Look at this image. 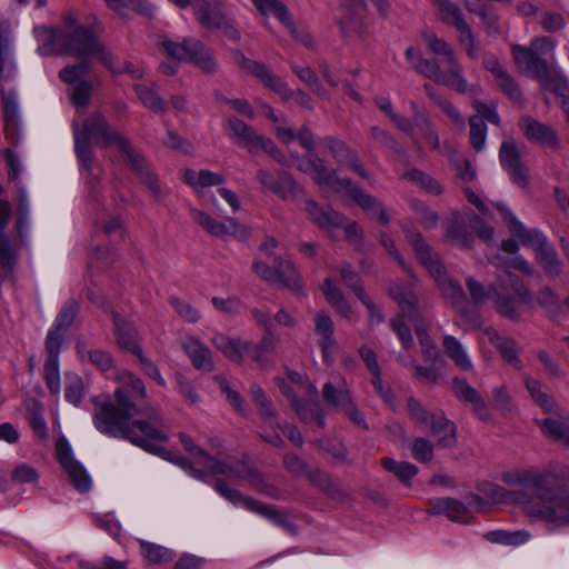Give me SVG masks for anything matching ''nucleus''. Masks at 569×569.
<instances>
[{"instance_id": "nucleus-44", "label": "nucleus", "mask_w": 569, "mask_h": 569, "mask_svg": "<svg viewBox=\"0 0 569 569\" xmlns=\"http://www.w3.org/2000/svg\"><path fill=\"white\" fill-rule=\"evenodd\" d=\"M250 315L257 325L263 328L266 336L261 339L257 347L259 351L269 352L273 349L274 325L268 311L253 308Z\"/></svg>"}, {"instance_id": "nucleus-27", "label": "nucleus", "mask_w": 569, "mask_h": 569, "mask_svg": "<svg viewBox=\"0 0 569 569\" xmlns=\"http://www.w3.org/2000/svg\"><path fill=\"white\" fill-rule=\"evenodd\" d=\"M452 392L461 401L471 405L473 412L479 419L487 421L490 419L488 406L480 393L466 380L455 378L452 380Z\"/></svg>"}, {"instance_id": "nucleus-24", "label": "nucleus", "mask_w": 569, "mask_h": 569, "mask_svg": "<svg viewBox=\"0 0 569 569\" xmlns=\"http://www.w3.org/2000/svg\"><path fill=\"white\" fill-rule=\"evenodd\" d=\"M321 143L329 150L338 163L349 167L361 178H368V172L362 163L343 141L327 136L321 139Z\"/></svg>"}, {"instance_id": "nucleus-1", "label": "nucleus", "mask_w": 569, "mask_h": 569, "mask_svg": "<svg viewBox=\"0 0 569 569\" xmlns=\"http://www.w3.org/2000/svg\"><path fill=\"white\" fill-rule=\"evenodd\" d=\"M551 472L537 469L515 470L505 472L501 480L510 487L531 490L528 496L515 491L513 500L525 506L526 512L556 530L569 527V492L558 493L551 487Z\"/></svg>"}, {"instance_id": "nucleus-47", "label": "nucleus", "mask_w": 569, "mask_h": 569, "mask_svg": "<svg viewBox=\"0 0 569 569\" xmlns=\"http://www.w3.org/2000/svg\"><path fill=\"white\" fill-rule=\"evenodd\" d=\"M382 467L395 475L405 486L410 485V480L418 473V468L408 461H397L392 458L385 457L381 459Z\"/></svg>"}, {"instance_id": "nucleus-7", "label": "nucleus", "mask_w": 569, "mask_h": 569, "mask_svg": "<svg viewBox=\"0 0 569 569\" xmlns=\"http://www.w3.org/2000/svg\"><path fill=\"white\" fill-rule=\"evenodd\" d=\"M137 417L122 426V432L110 436L128 439L149 452L158 453L162 449L159 443L169 440L167 425L160 410L147 405Z\"/></svg>"}, {"instance_id": "nucleus-50", "label": "nucleus", "mask_w": 569, "mask_h": 569, "mask_svg": "<svg viewBox=\"0 0 569 569\" xmlns=\"http://www.w3.org/2000/svg\"><path fill=\"white\" fill-rule=\"evenodd\" d=\"M322 291L327 301L336 309L340 316L345 318L350 316V305L345 299L341 290L337 288L329 278L325 279Z\"/></svg>"}, {"instance_id": "nucleus-59", "label": "nucleus", "mask_w": 569, "mask_h": 569, "mask_svg": "<svg viewBox=\"0 0 569 569\" xmlns=\"http://www.w3.org/2000/svg\"><path fill=\"white\" fill-rule=\"evenodd\" d=\"M78 310L79 305L76 300L69 299L68 301H66V303L59 311L52 328L61 332H66L67 329L72 325L78 313Z\"/></svg>"}, {"instance_id": "nucleus-60", "label": "nucleus", "mask_w": 569, "mask_h": 569, "mask_svg": "<svg viewBox=\"0 0 569 569\" xmlns=\"http://www.w3.org/2000/svg\"><path fill=\"white\" fill-rule=\"evenodd\" d=\"M526 387L537 405H539L545 411L553 412L557 409V405L553 399L541 390L539 381L528 378L526 380Z\"/></svg>"}, {"instance_id": "nucleus-5", "label": "nucleus", "mask_w": 569, "mask_h": 569, "mask_svg": "<svg viewBox=\"0 0 569 569\" xmlns=\"http://www.w3.org/2000/svg\"><path fill=\"white\" fill-rule=\"evenodd\" d=\"M298 169L312 176L318 186L327 187L338 193H346L381 224L389 223V217L381 202L356 187L351 179L340 178L336 170L328 168L316 153H309L306 159L299 162Z\"/></svg>"}, {"instance_id": "nucleus-34", "label": "nucleus", "mask_w": 569, "mask_h": 569, "mask_svg": "<svg viewBox=\"0 0 569 569\" xmlns=\"http://www.w3.org/2000/svg\"><path fill=\"white\" fill-rule=\"evenodd\" d=\"M445 237L461 249H470L475 242L466 221L458 213H455L452 219L446 224Z\"/></svg>"}, {"instance_id": "nucleus-3", "label": "nucleus", "mask_w": 569, "mask_h": 569, "mask_svg": "<svg viewBox=\"0 0 569 569\" xmlns=\"http://www.w3.org/2000/svg\"><path fill=\"white\" fill-rule=\"evenodd\" d=\"M74 152L87 172H91L96 162L92 142L101 148L117 146L126 154L131 152L130 141L113 128L103 113L94 111L83 120L72 121Z\"/></svg>"}, {"instance_id": "nucleus-62", "label": "nucleus", "mask_w": 569, "mask_h": 569, "mask_svg": "<svg viewBox=\"0 0 569 569\" xmlns=\"http://www.w3.org/2000/svg\"><path fill=\"white\" fill-rule=\"evenodd\" d=\"M66 380V399L74 406H79L84 395L82 379L78 375L67 373Z\"/></svg>"}, {"instance_id": "nucleus-14", "label": "nucleus", "mask_w": 569, "mask_h": 569, "mask_svg": "<svg viewBox=\"0 0 569 569\" xmlns=\"http://www.w3.org/2000/svg\"><path fill=\"white\" fill-rule=\"evenodd\" d=\"M496 207L512 237L518 239L523 247L532 248L536 253L549 242L547 236L540 230L527 229L507 206L497 203Z\"/></svg>"}, {"instance_id": "nucleus-46", "label": "nucleus", "mask_w": 569, "mask_h": 569, "mask_svg": "<svg viewBox=\"0 0 569 569\" xmlns=\"http://www.w3.org/2000/svg\"><path fill=\"white\" fill-rule=\"evenodd\" d=\"M446 355L461 370L468 371L472 369V362L463 348V346L452 336H446L442 342Z\"/></svg>"}, {"instance_id": "nucleus-23", "label": "nucleus", "mask_w": 569, "mask_h": 569, "mask_svg": "<svg viewBox=\"0 0 569 569\" xmlns=\"http://www.w3.org/2000/svg\"><path fill=\"white\" fill-rule=\"evenodd\" d=\"M233 60L242 69L259 78L268 88L277 93L287 92V84L278 77H276L268 68L259 62L247 58L242 51H233Z\"/></svg>"}, {"instance_id": "nucleus-31", "label": "nucleus", "mask_w": 569, "mask_h": 569, "mask_svg": "<svg viewBox=\"0 0 569 569\" xmlns=\"http://www.w3.org/2000/svg\"><path fill=\"white\" fill-rule=\"evenodd\" d=\"M16 72L10 23L2 21L0 23V77L3 80H10Z\"/></svg>"}, {"instance_id": "nucleus-18", "label": "nucleus", "mask_w": 569, "mask_h": 569, "mask_svg": "<svg viewBox=\"0 0 569 569\" xmlns=\"http://www.w3.org/2000/svg\"><path fill=\"white\" fill-rule=\"evenodd\" d=\"M457 445L456 425L441 412L433 413L429 426V457L433 448L450 449Z\"/></svg>"}, {"instance_id": "nucleus-43", "label": "nucleus", "mask_w": 569, "mask_h": 569, "mask_svg": "<svg viewBox=\"0 0 569 569\" xmlns=\"http://www.w3.org/2000/svg\"><path fill=\"white\" fill-rule=\"evenodd\" d=\"M276 281H281L283 286L293 291L301 292L302 283L295 266L287 260L276 259Z\"/></svg>"}, {"instance_id": "nucleus-20", "label": "nucleus", "mask_w": 569, "mask_h": 569, "mask_svg": "<svg viewBox=\"0 0 569 569\" xmlns=\"http://www.w3.org/2000/svg\"><path fill=\"white\" fill-rule=\"evenodd\" d=\"M522 134L527 140L538 143L541 147L558 149L559 139L556 131L546 123H542L532 117L526 116L518 123Z\"/></svg>"}, {"instance_id": "nucleus-13", "label": "nucleus", "mask_w": 569, "mask_h": 569, "mask_svg": "<svg viewBox=\"0 0 569 569\" xmlns=\"http://www.w3.org/2000/svg\"><path fill=\"white\" fill-rule=\"evenodd\" d=\"M525 144H519L509 139L502 141L499 150V160L502 169L507 171L513 183L521 188L528 184V170L521 160Z\"/></svg>"}, {"instance_id": "nucleus-6", "label": "nucleus", "mask_w": 569, "mask_h": 569, "mask_svg": "<svg viewBox=\"0 0 569 569\" xmlns=\"http://www.w3.org/2000/svg\"><path fill=\"white\" fill-rule=\"evenodd\" d=\"M429 49L436 56L432 61L429 60L430 80L447 86L462 94L476 96L479 93L480 87L467 82L452 48L446 41L429 36Z\"/></svg>"}, {"instance_id": "nucleus-52", "label": "nucleus", "mask_w": 569, "mask_h": 569, "mask_svg": "<svg viewBox=\"0 0 569 569\" xmlns=\"http://www.w3.org/2000/svg\"><path fill=\"white\" fill-rule=\"evenodd\" d=\"M490 340L498 348L506 362L515 369L520 370L522 368L521 361L518 358L517 345L513 340L499 337L497 332H491Z\"/></svg>"}, {"instance_id": "nucleus-8", "label": "nucleus", "mask_w": 569, "mask_h": 569, "mask_svg": "<svg viewBox=\"0 0 569 569\" xmlns=\"http://www.w3.org/2000/svg\"><path fill=\"white\" fill-rule=\"evenodd\" d=\"M161 48L170 58L191 62L204 73L217 71L218 62L213 50L198 39L186 38L182 42L163 39Z\"/></svg>"}, {"instance_id": "nucleus-40", "label": "nucleus", "mask_w": 569, "mask_h": 569, "mask_svg": "<svg viewBox=\"0 0 569 569\" xmlns=\"http://www.w3.org/2000/svg\"><path fill=\"white\" fill-rule=\"evenodd\" d=\"M262 14L273 13L284 27L296 34V26L287 7L279 0H251Z\"/></svg>"}, {"instance_id": "nucleus-2", "label": "nucleus", "mask_w": 569, "mask_h": 569, "mask_svg": "<svg viewBox=\"0 0 569 569\" xmlns=\"http://www.w3.org/2000/svg\"><path fill=\"white\" fill-rule=\"evenodd\" d=\"M120 386L114 390L113 401H100L99 397L92 399L97 409L93 413L94 427L104 435L122 432V426L133 417L142 413L147 405V391L142 380L131 372L119 376Z\"/></svg>"}, {"instance_id": "nucleus-28", "label": "nucleus", "mask_w": 569, "mask_h": 569, "mask_svg": "<svg viewBox=\"0 0 569 569\" xmlns=\"http://www.w3.org/2000/svg\"><path fill=\"white\" fill-rule=\"evenodd\" d=\"M511 52L515 63L520 71L527 76L537 78L541 72L547 70V66L549 64L547 60L538 57L536 51L530 47L527 48L520 44H513Z\"/></svg>"}, {"instance_id": "nucleus-4", "label": "nucleus", "mask_w": 569, "mask_h": 569, "mask_svg": "<svg viewBox=\"0 0 569 569\" xmlns=\"http://www.w3.org/2000/svg\"><path fill=\"white\" fill-rule=\"evenodd\" d=\"M38 52L41 56H73L97 58L106 68L112 70V54L98 40L90 27L74 26L73 30L43 29Z\"/></svg>"}, {"instance_id": "nucleus-12", "label": "nucleus", "mask_w": 569, "mask_h": 569, "mask_svg": "<svg viewBox=\"0 0 569 569\" xmlns=\"http://www.w3.org/2000/svg\"><path fill=\"white\" fill-rule=\"evenodd\" d=\"M322 398L328 406L346 415L356 426L363 429L368 428L362 412L353 402L350 390L343 380L338 386H335L332 382L325 383L322 387Z\"/></svg>"}, {"instance_id": "nucleus-61", "label": "nucleus", "mask_w": 569, "mask_h": 569, "mask_svg": "<svg viewBox=\"0 0 569 569\" xmlns=\"http://www.w3.org/2000/svg\"><path fill=\"white\" fill-rule=\"evenodd\" d=\"M469 124H470V143H471L472 148L477 152H479L486 146L487 126L477 116H473L469 119Z\"/></svg>"}, {"instance_id": "nucleus-57", "label": "nucleus", "mask_w": 569, "mask_h": 569, "mask_svg": "<svg viewBox=\"0 0 569 569\" xmlns=\"http://www.w3.org/2000/svg\"><path fill=\"white\" fill-rule=\"evenodd\" d=\"M169 302L182 321L196 323L200 320L201 312L188 301L172 296L170 297Z\"/></svg>"}, {"instance_id": "nucleus-45", "label": "nucleus", "mask_w": 569, "mask_h": 569, "mask_svg": "<svg viewBox=\"0 0 569 569\" xmlns=\"http://www.w3.org/2000/svg\"><path fill=\"white\" fill-rule=\"evenodd\" d=\"M483 538L491 543L517 547L529 541L530 533L527 530H492L486 532Z\"/></svg>"}, {"instance_id": "nucleus-37", "label": "nucleus", "mask_w": 569, "mask_h": 569, "mask_svg": "<svg viewBox=\"0 0 569 569\" xmlns=\"http://www.w3.org/2000/svg\"><path fill=\"white\" fill-rule=\"evenodd\" d=\"M389 295L398 302L402 317L410 321H415L417 318L418 301L415 293L400 284H393L389 289Z\"/></svg>"}, {"instance_id": "nucleus-48", "label": "nucleus", "mask_w": 569, "mask_h": 569, "mask_svg": "<svg viewBox=\"0 0 569 569\" xmlns=\"http://www.w3.org/2000/svg\"><path fill=\"white\" fill-rule=\"evenodd\" d=\"M72 84L73 87L69 90L71 103L77 108L88 107L94 90V84H99V80H80Z\"/></svg>"}, {"instance_id": "nucleus-9", "label": "nucleus", "mask_w": 569, "mask_h": 569, "mask_svg": "<svg viewBox=\"0 0 569 569\" xmlns=\"http://www.w3.org/2000/svg\"><path fill=\"white\" fill-rule=\"evenodd\" d=\"M213 487L216 491L229 502L233 505H241L247 510L271 520L276 525L282 527L286 531L292 535L297 533L296 525L289 521L287 516L276 507L262 503L251 497L242 495L239 490L231 488L223 479H216Z\"/></svg>"}, {"instance_id": "nucleus-25", "label": "nucleus", "mask_w": 569, "mask_h": 569, "mask_svg": "<svg viewBox=\"0 0 569 569\" xmlns=\"http://www.w3.org/2000/svg\"><path fill=\"white\" fill-rule=\"evenodd\" d=\"M11 218V207L7 200L0 199V266L4 272L11 273L17 262V253L12 249L4 229Z\"/></svg>"}, {"instance_id": "nucleus-56", "label": "nucleus", "mask_w": 569, "mask_h": 569, "mask_svg": "<svg viewBox=\"0 0 569 569\" xmlns=\"http://www.w3.org/2000/svg\"><path fill=\"white\" fill-rule=\"evenodd\" d=\"M251 396L253 403L258 407L259 415L264 421L271 422L277 418V412L272 407V402L259 386L254 385L251 387Z\"/></svg>"}, {"instance_id": "nucleus-53", "label": "nucleus", "mask_w": 569, "mask_h": 569, "mask_svg": "<svg viewBox=\"0 0 569 569\" xmlns=\"http://www.w3.org/2000/svg\"><path fill=\"white\" fill-rule=\"evenodd\" d=\"M4 133L12 143L19 141L18 106L14 100L7 99L3 106Z\"/></svg>"}, {"instance_id": "nucleus-30", "label": "nucleus", "mask_w": 569, "mask_h": 569, "mask_svg": "<svg viewBox=\"0 0 569 569\" xmlns=\"http://www.w3.org/2000/svg\"><path fill=\"white\" fill-rule=\"evenodd\" d=\"M429 276H431L442 297L445 299L450 300L452 303H457L463 296L461 287L453 282L447 274L445 268L440 263V261L433 259L429 254Z\"/></svg>"}, {"instance_id": "nucleus-36", "label": "nucleus", "mask_w": 569, "mask_h": 569, "mask_svg": "<svg viewBox=\"0 0 569 569\" xmlns=\"http://www.w3.org/2000/svg\"><path fill=\"white\" fill-rule=\"evenodd\" d=\"M535 257L536 261L548 277L555 278L561 274L563 263L550 241L545 247H541L540 250L535 253Z\"/></svg>"}, {"instance_id": "nucleus-38", "label": "nucleus", "mask_w": 569, "mask_h": 569, "mask_svg": "<svg viewBox=\"0 0 569 569\" xmlns=\"http://www.w3.org/2000/svg\"><path fill=\"white\" fill-rule=\"evenodd\" d=\"M537 79L540 81L543 89L553 91L559 97L566 96L569 90V81L563 72L550 64L547 66V70L541 72Z\"/></svg>"}, {"instance_id": "nucleus-11", "label": "nucleus", "mask_w": 569, "mask_h": 569, "mask_svg": "<svg viewBox=\"0 0 569 569\" xmlns=\"http://www.w3.org/2000/svg\"><path fill=\"white\" fill-rule=\"evenodd\" d=\"M200 463L207 467L212 473L247 480L256 488L257 491L273 499L279 498V490L273 485L268 483L260 472L248 466L243 465L241 467H232L231 465L221 461L210 456L209 453L208 458L200 460Z\"/></svg>"}, {"instance_id": "nucleus-51", "label": "nucleus", "mask_w": 569, "mask_h": 569, "mask_svg": "<svg viewBox=\"0 0 569 569\" xmlns=\"http://www.w3.org/2000/svg\"><path fill=\"white\" fill-rule=\"evenodd\" d=\"M437 6V16L448 24H452L456 29L467 23L460 8L450 0H435Z\"/></svg>"}, {"instance_id": "nucleus-29", "label": "nucleus", "mask_w": 569, "mask_h": 569, "mask_svg": "<svg viewBox=\"0 0 569 569\" xmlns=\"http://www.w3.org/2000/svg\"><path fill=\"white\" fill-rule=\"evenodd\" d=\"M181 347L197 370L203 372L213 371L212 352L203 342L193 337H186L181 342Z\"/></svg>"}, {"instance_id": "nucleus-26", "label": "nucleus", "mask_w": 569, "mask_h": 569, "mask_svg": "<svg viewBox=\"0 0 569 569\" xmlns=\"http://www.w3.org/2000/svg\"><path fill=\"white\" fill-rule=\"evenodd\" d=\"M114 337L120 349L134 356L142 351L139 345L138 331L132 322L120 317L118 312H112Z\"/></svg>"}, {"instance_id": "nucleus-21", "label": "nucleus", "mask_w": 569, "mask_h": 569, "mask_svg": "<svg viewBox=\"0 0 569 569\" xmlns=\"http://www.w3.org/2000/svg\"><path fill=\"white\" fill-rule=\"evenodd\" d=\"M315 332L319 337L318 346L321 350L322 359L327 365L333 362V356L338 350V343L335 339V325L332 319L323 311L315 315Z\"/></svg>"}, {"instance_id": "nucleus-41", "label": "nucleus", "mask_w": 569, "mask_h": 569, "mask_svg": "<svg viewBox=\"0 0 569 569\" xmlns=\"http://www.w3.org/2000/svg\"><path fill=\"white\" fill-rule=\"evenodd\" d=\"M139 545L143 559L150 565H166L176 557V552L164 546L146 540H139Z\"/></svg>"}, {"instance_id": "nucleus-22", "label": "nucleus", "mask_w": 569, "mask_h": 569, "mask_svg": "<svg viewBox=\"0 0 569 569\" xmlns=\"http://www.w3.org/2000/svg\"><path fill=\"white\" fill-rule=\"evenodd\" d=\"M233 60L242 69L259 78L268 88L277 93L287 92V84L278 77H276L268 68L259 62L247 58L242 51H233Z\"/></svg>"}, {"instance_id": "nucleus-15", "label": "nucleus", "mask_w": 569, "mask_h": 569, "mask_svg": "<svg viewBox=\"0 0 569 569\" xmlns=\"http://www.w3.org/2000/svg\"><path fill=\"white\" fill-rule=\"evenodd\" d=\"M56 455L61 467L69 476L72 486L80 492L89 491L91 479L86 469L73 458L72 450L66 438H60L56 443Z\"/></svg>"}, {"instance_id": "nucleus-54", "label": "nucleus", "mask_w": 569, "mask_h": 569, "mask_svg": "<svg viewBox=\"0 0 569 569\" xmlns=\"http://www.w3.org/2000/svg\"><path fill=\"white\" fill-rule=\"evenodd\" d=\"M211 342L219 351H221L231 361H242L241 345L238 340H233L227 336L217 333L212 337Z\"/></svg>"}, {"instance_id": "nucleus-19", "label": "nucleus", "mask_w": 569, "mask_h": 569, "mask_svg": "<svg viewBox=\"0 0 569 569\" xmlns=\"http://www.w3.org/2000/svg\"><path fill=\"white\" fill-rule=\"evenodd\" d=\"M223 129L236 144L249 151L258 150L260 143H266L264 136L259 134L252 127L237 117L226 118ZM267 146H269L268 142Z\"/></svg>"}, {"instance_id": "nucleus-42", "label": "nucleus", "mask_w": 569, "mask_h": 569, "mask_svg": "<svg viewBox=\"0 0 569 569\" xmlns=\"http://www.w3.org/2000/svg\"><path fill=\"white\" fill-rule=\"evenodd\" d=\"M274 194L282 200L297 201L303 197L305 190L290 173L279 170L278 184L274 190Z\"/></svg>"}, {"instance_id": "nucleus-58", "label": "nucleus", "mask_w": 569, "mask_h": 569, "mask_svg": "<svg viewBox=\"0 0 569 569\" xmlns=\"http://www.w3.org/2000/svg\"><path fill=\"white\" fill-rule=\"evenodd\" d=\"M136 92L146 108L153 112L166 111V103L163 99L153 89L138 84L136 86Z\"/></svg>"}, {"instance_id": "nucleus-63", "label": "nucleus", "mask_w": 569, "mask_h": 569, "mask_svg": "<svg viewBox=\"0 0 569 569\" xmlns=\"http://www.w3.org/2000/svg\"><path fill=\"white\" fill-rule=\"evenodd\" d=\"M43 379L51 393L58 395L60 392L59 360L46 359L43 365Z\"/></svg>"}, {"instance_id": "nucleus-49", "label": "nucleus", "mask_w": 569, "mask_h": 569, "mask_svg": "<svg viewBox=\"0 0 569 569\" xmlns=\"http://www.w3.org/2000/svg\"><path fill=\"white\" fill-rule=\"evenodd\" d=\"M306 477L313 486L326 492L329 497L339 499L343 496V492L327 472L320 469H309Z\"/></svg>"}, {"instance_id": "nucleus-10", "label": "nucleus", "mask_w": 569, "mask_h": 569, "mask_svg": "<svg viewBox=\"0 0 569 569\" xmlns=\"http://www.w3.org/2000/svg\"><path fill=\"white\" fill-rule=\"evenodd\" d=\"M193 11L199 24L209 31H221L228 39L239 41L241 36L234 27L233 19L229 16L221 0L203 1L193 6Z\"/></svg>"}, {"instance_id": "nucleus-16", "label": "nucleus", "mask_w": 569, "mask_h": 569, "mask_svg": "<svg viewBox=\"0 0 569 569\" xmlns=\"http://www.w3.org/2000/svg\"><path fill=\"white\" fill-rule=\"evenodd\" d=\"M466 286L471 300L475 303H485L490 298H493L496 309L500 315L511 320L518 319V312L515 308L513 301L510 298L501 297L495 284H490L488 288H485L480 282L469 278L466 281Z\"/></svg>"}, {"instance_id": "nucleus-17", "label": "nucleus", "mask_w": 569, "mask_h": 569, "mask_svg": "<svg viewBox=\"0 0 569 569\" xmlns=\"http://www.w3.org/2000/svg\"><path fill=\"white\" fill-rule=\"evenodd\" d=\"M191 218L196 223L214 237L223 238L226 236H233L240 240H246L250 236L249 229L233 219H228L226 222H219L208 213L198 209L191 210Z\"/></svg>"}, {"instance_id": "nucleus-35", "label": "nucleus", "mask_w": 569, "mask_h": 569, "mask_svg": "<svg viewBox=\"0 0 569 569\" xmlns=\"http://www.w3.org/2000/svg\"><path fill=\"white\" fill-rule=\"evenodd\" d=\"M305 210L320 229L329 230L342 226L343 217L335 210H322L313 200H307Z\"/></svg>"}, {"instance_id": "nucleus-39", "label": "nucleus", "mask_w": 569, "mask_h": 569, "mask_svg": "<svg viewBox=\"0 0 569 569\" xmlns=\"http://www.w3.org/2000/svg\"><path fill=\"white\" fill-rule=\"evenodd\" d=\"M291 408L296 411L301 421L306 423L315 421L318 427H325V417L316 400L302 401L297 397H292Z\"/></svg>"}, {"instance_id": "nucleus-64", "label": "nucleus", "mask_w": 569, "mask_h": 569, "mask_svg": "<svg viewBox=\"0 0 569 569\" xmlns=\"http://www.w3.org/2000/svg\"><path fill=\"white\" fill-rule=\"evenodd\" d=\"M538 425L540 426L542 432L548 437L560 440L563 443L566 442L569 433V427H567L563 422L547 418L543 420H538Z\"/></svg>"}, {"instance_id": "nucleus-55", "label": "nucleus", "mask_w": 569, "mask_h": 569, "mask_svg": "<svg viewBox=\"0 0 569 569\" xmlns=\"http://www.w3.org/2000/svg\"><path fill=\"white\" fill-rule=\"evenodd\" d=\"M91 70L90 58H81V61L74 64H68L59 71V79L68 84L84 80L83 77Z\"/></svg>"}, {"instance_id": "nucleus-32", "label": "nucleus", "mask_w": 569, "mask_h": 569, "mask_svg": "<svg viewBox=\"0 0 569 569\" xmlns=\"http://www.w3.org/2000/svg\"><path fill=\"white\" fill-rule=\"evenodd\" d=\"M429 513L445 515L458 522H468L471 517L465 503L451 498L429 499Z\"/></svg>"}, {"instance_id": "nucleus-33", "label": "nucleus", "mask_w": 569, "mask_h": 569, "mask_svg": "<svg viewBox=\"0 0 569 569\" xmlns=\"http://www.w3.org/2000/svg\"><path fill=\"white\" fill-rule=\"evenodd\" d=\"M137 172L140 181L148 188L154 199H159L162 193L161 186L156 174L149 169L148 164L131 148L130 153L124 154Z\"/></svg>"}]
</instances>
